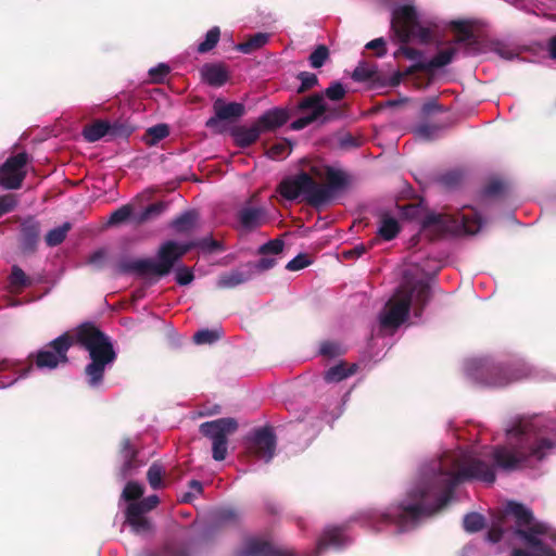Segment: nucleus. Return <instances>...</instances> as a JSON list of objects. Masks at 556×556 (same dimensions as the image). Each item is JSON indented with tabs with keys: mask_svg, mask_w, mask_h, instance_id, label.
<instances>
[{
	"mask_svg": "<svg viewBox=\"0 0 556 556\" xmlns=\"http://www.w3.org/2000/svg\"><path fill=\"white\" fill-rule=\"evenodd\" d=\"M253 278V269L251 265H242L239 268L223 273L216 282L219 289H232Z\"/></svg>",
	"mask_w": 556,
	"mask_h": 556,
	"instance_id": "obj_22",
	"label": "nucleus"
},
{
	"mask_svg": "<svg viewBox=\"0 0 556 556\" xmlns=\"http://www.w3.org/2000/svg\"><path fill=\"white\" fill-rule=\"evenodd\" d=\"M194 275L192 270L186 266L179 267L176 270V282L180 286H187L192 282Z\"/></svg>",
	"mask_w": 556,
	"mask_h": 556,
	"instance_id": "obj_64",
	"label": "nucleus"
},
{
	"mask_svg": "<svg viewBox=\"0 0 556 556\" xmlns=\"http://www.w3.org/2000/svg\"><path fill=\"white\" fill-rule=\"evenodd\" d=\"M457 49L454 47L439 51L430 61L425 62L427 72L431 73L435 68L448 65L453 61Z\"/></svg>",
	"mask_w": 556,
	"mask_h": 556,
	"instance_id": "obj_32",
	"label": "nucleus"
},
{
	"mask_svg": "<svg viewBox=\"0 0 556 556\" xmlns=\"http://www.w3.org/2000/svg\"><path fill=\"white\" fill-rule=\"evenodd\" d=\"M277 261L274 257H267L263 255L256 263L249 262L247 265H251L253 269V276L256 271H265L273 268L276 265Z\"/></svg>",
	"mask_w": 556,
	"mask_h": 556,
	"instance_id": "obj_60",
	"label": "nucleus"
},
{
	"mask_svg": "<svg viewBox=\"0 0 556 556\" xmlns=\"http://www.w3.org/2000/svg\"><path fill=\"white\" fill-rule=\"evenodd\" d=\"M376 76H377L376 67L369 66L365 63L358 64L352 73V78L355 81L372 80Z\"/></svg>",
	"mask_w": 556,
	"mask_h": 556,
	"instance_id": "obj_52",
	"label": "nucleus"
},
{
	"mask_svg": "<svg viewBox=\"0 0 556 556\" xmlns=\"http://www.w3.org/2000/svg\"><path fill=\"white\" fill-rule=\"evenodd\" d=\"M168 136L169 126L167 124H157L146 130L143 141L147 146L153 147Z\"/></svg>",
	"mask_w": 556,
	"mask_h": 556,
	"instance_id": "obj_33",
	"label": "nucleus"
},
{
	"mask_svg": "<svg viewBox=\"0 0 556 556\" xmlns=\"http://www.w3.org/2000/svg\"><path fill=\"white\" fill-rule=\"evenodd\" d=\"M462 179L463 175L457 170H451L437 177V181L447 189L456 188L462 182Z\"/></svg>",
	"mask_w": 556,
	"mask_h": 556,
	"instance_id": "obj_53",
	"label": "nucleus"
},
{
	"mask_svg": "<svg viewBox=\"0 0 556 556\" xmlns=\"http://www.w3.org/2000/svg\"><path fill=\"white\" fill-rule=\"evenodd\" d=\"M202 80L211 87H222L229 79V72L224 63H205L200 70Z\"/></svg>",
	"mask_w": 556,
	"mask_h": 556,
	"instance_id": "obj_23",
	"label": "nucleus"
},
{
	"mask_svg": "<svg viewBox=\"0 0 556 556\" xmlns=\"http://www.w3.org/2000/svg\"><path fill=\"white\" fill-rule=\"evenodd\" d=\"M400 230V224L394 217L383 215L377 233L383 240L391 241L399 235Z\"/></svg>",
	"mask_w": 556,
	"mask_h": 556,
	"instance_id": "obj_31",
	"label": "nucleus"
},
{
	"mask_svg": "<svg viewBox=\"0 0 556 556\" xmlns=\"http://www.w3.org/2000/svg\"><path fill=\"white\" fill-rule=\"evenodd\" d=\"M289 119V113L285 109H271L262 114L255 122L261 134L274 131L285 125Z\"/></svg>",
	"mask_w": 556,
	"mask_h": 556,
	"instance_id": "obj_24",
	"label": "nucleus"
},
{
	"mask_svg": "<svg viewBox=\"0 0 556 556\" xmlns=\"http://www.w3.org/2000/svg\"><path fill=\"white\" fill-rule=\"evenodd\" d=\"M222 332L217 329H201L193 334L195 344H212L220 339Z\"/></svg>",
	"mask_w": 556,
	"mask_h": 556,
	"instance_id": "obj_50",
	"label": "nucleus"
},
{
	"mask_svg": "<svg viewBox=\"0 0 556 556\" xmlns=\"http://www.w3.org/2000/svg\"><path fill=\"white\" fill-rule=\"evenodd\" d=\"M166 206V203L162 201L152 203L144 207L139 213H135V215L132 216V223L139 226L151 220H154L164 213Z\"/></svg>",
	"mask_w": 556,
	"mask_h": 556,
	"instance_id": "obj_27",
	"label": "nucleus"
},
{
	"mask_svg": "<svg viewBox=\"0 0 556 556\" xmlns=\"http://www.w3.org/2000/svg\"><path fill=\"white\" fill-rule=\"evenodd\" d=\"M239 556H295L293 551L278 548L271 543L258 539H248Z\"/></svg>",
	"mask_w": 556,
	"mask_h": 556,
	"instance_id": "obj_19",
	"label": "nucleus"
},
{
	"mask_svg": "<svg viewBox=\"0 0 556 556\" xmlns=\"http://www.w3.org/2000/svg\"><path fill=\"white\" fill-rule=\"evenodd\" d=\"M329 55L330 52L328 47L325 45H319L308 56L309 65L313 68H320L329 59Z\"/></svg>",
	"mask_w": 556,
	"mask_h": 556,
	"instance_id": "obj_47",
	"label": "nucleus"
},
{
	"mask_svg": "<svg viewBox=\"0 0 556 556\" xmlns=\"http://www.w3.org/2000/svg\"><path fill=\"white\" fill-rule=\"evenodd\" d=\"M285 247L283 240L276 238L274 240H269L258 248V254L267 255V254H279L282 252Z\"/></svg>",
	"mask_w": 556,
	"mask_h": 556,
	"instance_id": "obj_57",
	"label": "nucleus"
},
{
	"mask_svg": "<svg viewBox=\"0 0 556 556\" xmlns=\"http://www.w3.org/2000/svg\"><path fill=\"white\" fill-rule=\"evenodd\" d=\"M71 229H72V224L66 222L63 225L55 227V228L51 229L50 231H48V233L45 237V241H46L47 245L53 248V247L61 244L65 240L67 232Z\"/></svg>",
	"mask_w": 556,
	"mask_h": 556,
	"instance_id": "obj_36",
	"label": "nucleus"
},
{
	"mask_svg": "<svg viewBox=\"0 0 556 556\" xmlns=\"http://www.w3.org/2000/svg\"><path fill=\"white\" fill-rule=\"evenodd\" d=\"M277 438L270 427L255 429L245 438V452L248 456L269 463L275 456Z\"/></svg>",
	"mask_w": 556,
	"mask_h": 556,
	"instance_id": "obj_12",
	"label": "nucleus"
},
{
	"mask_svg": "<svg viewBox=\"0 0 556 556\" xmlns=\"http://www.w3.org/2000/svg\"><path fill=\"white\" fill-rule=\"evenodd\" d=\"M472 376L479 383L488 387H505L511 382L507 369L501 364L475 362Z\"/></svg>",
	"mask_w": 556,
	"mask_h": 556,
	"instance_id": "obj_15",
	"label": "nucleus"
},
{
	"mask_svg": "<svg viewBox=\"0 0 556 556\" xmlns=\"http://www.w3.org/2000/svg\"><path fill=\"white\" fill-rule=\"evenodd\" d=\"M296 78L301 81L296 89L299 94L307 92L319 84L317 75L311 72H300Z\"/></svg>",
	"mask_w": 556,
	"mask_h": 556,
	"instance_id": "obj_44",
	"label": "nucleus"
},
{
	"mask_svg": "<svg viewBox=\"0 0 556 556\" xmlns=\"http://www.w3.org/2000/svg\"><path fill=\"white\" fill-rule=\"evenodd\" d=\"M346 90L340 81H332L324 91V97L331 101H340L345 97Z\"/></svg>",
	"mask_w": 556,
	"mask_h": 556,
	"instance_id": "obj_56",
	"label": "nucleus"
},
{
	"mask_svg": "<svg viewBox=\"0 0 556 556\" xmlns=\"http://www.w3.org/2000/svg\"><path fill=\"white\" fill-rule=\"evenodd\" d=\"M345 350L337 341H323L319 345V354L327 358H334L343 355Z\"/></svg>",
	"mask_w": 556,
	"mask_h": 556,
	"instance_id": "obj_46",
	"label": "nucleus"
},
{
	"mask_svg": "<svg viewBox=\"0 0 556 556\" xmlns=\"http://www.w3.org/2000/svg\"><path fill=\"white\" fill-rule=\"evenodd\" d=\"M255 199L256 193L252 194L249 201L237 212V219L247 231L255 230L268 222V212L265 207L251 205Z\"/></svg>",
	"mask_w": 556,
	"mask_h": 556,
	"instance_id": "obj_16",
	"label": "nucleus"
},
{
	"mask_svg": "<svg viewBox=\"0 0 556 556\" xmlns=\"http://www.w3.org/2000/svg\"><path fill=\"white\" fill-rule=\"evenodd\" d=\"M505 513L514 518V526L507 529L492 526L486 533L489 542H503L511 549L510 556H556L555 531L538 521L530 508L510 501Z\"/></svg>",
	"mask_w": 556,
	"mask_h": 556,
	"instance_id": "obj_3",
	"label": "nucleus"
},
{
	"mask_svg": "<svg viewBox=\"0 0 556 556\" xmlns=\"http://www.w3.org/2000/svg\"><path fill=\"white\" fill-rule=\"evenodd\" d=\"M291 152V146L288 140L274 143L266 151V155L271 160H281L287 157Z\"/></svg>",
	"mask_w": 556,
	"mask_h": 556,
	"instance_id": "obj_48",
	"label": "nucleus"
},
{
	"mask_svg": "<svg viewBox=\"0 0 556 556\" xmlns=\"http://www.w3.org/2000/svg\"><path fill=\"white\" fill-rule=\"evenodd\" d=\"M485 519L479 513H469L464 517L463 526L467 532L475 533L484 528Z\"/></svg>",
	"mask_w": 556,
	"mask_h": 556,
	"instance_id": "obj_41",
	"label": "nucleus"
},
{
	"mask_svg": "<svg viewBox=\"0 0 556 556\" xmlns=\"http://www.w3.org/2000/svg\"><path fill=\"white\" fill-rule=\"evenodd\" d=\"M269 39V35L265 33H256L250 36L245 41L236 46V49L242 53L250 54L264 47Z\"/></svg>",
	"mask_w": 556,
	"mask_h": 556,
	"instance_id": "obj_29",
	"label": "nucleus"
},
{
	"mask_svg": "<svg viewBox=\"0 0 556 556\" xmlns=\"http://www.w3.org/2000/svg\"><path fill=\"white\" fill-rule=\"evenodd\" d=\"M10 286L16 290L22 291L25 288L31 286L30 278L25 274V271L17 265H13L11 268V274L9 276Z\"/></svg>",
	"mask_w": 556,
	"mask_h": 556,
	"instance_id": "obj_35",
	"label": "nucleus"
},
{
	"mask_svg": "<svg viewBox=\"0 0 556 556\" xmlns=\"http://www.w3.org/2000/svg\"><path fill=\"white\" fill-rule=\"evenodd\" d=\"M134 215H135L134 205L130 203L124 204L111 213L109 220H108V225L115 226V225L125 223L129 219L132 220Z\"/></svg>",
	"mask_w": 556,
	"mask_h": 556,
	"instance_id": "obj_37",
	"label": "nucleus"
},
{
	"mask_svg": "<svg viewBox=\"0 0 556 556\" xmlns=\"http://www.w3.org/2000/svg\"><path fill=\"white\" fill-rule=\"evenodd\" d=\"M441 129V125L424 122L414 128V134L420 139L432 140Z\"/></svg>",
	"mask_w": 556,
	"mask_h": 556,
	"instance_id": "obj_42",
	"label": "nucleus"
},
{
	"mask_svg": "<svg viewBox=\"0 0 556 556\" xmlns=\"http://www.w3.org/2000/svg\"><path fill=\"white\" fill-rule=\"evenodd\" d=\"M507 434L515 441L497 445L492 452L494 465L505 472L534 467L555 446L551 439L530 433L521 422L508 429Z\"/></svg>",
	"mask_w": 556,
	"mask_h": 556,
	"instance_id": "obj_4",
	"label": "nucleus"
},
{
	"mask_svg": "<svg viewBox=\"0 0 556 556\" xmlns=\"http://www.w3.org/2000/svg\"><path fill=\"white\" fill-rule=\"evenodd\" d=\"M165 469L159 463H153L147 472V480L153 490H160L164 488L163 477Z\"/></svg>",
	"mask_w": 556,
	"mask_h": 556,
	"instance_id": "obj_39",
	"label": "nucleus"
},
{
	"mask_svg": "<svg viewBox=\"0 0 556 556\" xmlns=\"http://www.w3.org/2000/svg\"><path fill=\"white\" fill-rule=\"evenodd\" d=\"M400 287H405L412 293V300H415V314L420 315L431 299V287L424 280H410L405 277Z\"/></svg>",
	"mask_w": 556,
	"mask_h": 556,
	"instance_id": "obj_20",
	"label": "nucleus"
},
{
	"mask_svg": "<svg viewBox=\"0 0 556 556\" xmlns=\"http://www.w3.org/2000/svg\"><path fill=\"white\" fill-rule=\"evenodd\" d=\"M311 261L306 254H299L286 265V269L296 271L307 267Z\"/></svg>",
	"mask_w": 556,
	"mask_h": 556,
	"instance_id": "obj_61",
	"label": "nucleus"
},
{
	"mask_svg": "<svg viewBox=\"0 0 556 556\" xmlns=\"http://www.w3.org/2000/svg\"><path fill=\"white\" fill-rule=\"evenodd\" d=\"M74 343L89 353L91 362L85 367L88 386L92 389L100 388L106 367L115 362L117 355L110 338L92 323L78 326L75 336L68 332L61 334L29 358H34L38 368L54 369L68 362L67 352Z\"/></svg>",
	"mask_w": 556,
	"mask_h": 556,
	"instance_id": "obj_2",
	"label": "nucleus"
},
{
	"mask_svg": "<svg viewBox=\"0 0 556 556\" xmlns=\"http://www.w3.org/2000/svg\"><path fill=\"white\" fill-rule=\"evenodd\" d=\"M159 503L160 498L157 495H150L138 502L130 503L128 506L130 507L132 515H140L154 509Z\"/></svg>",
	"mask_w": 556,
	"mask_h": 556,
	"instance_id": "obj_40",
	"label": "nucleus"
},
{
	"mask_svg": "<svg viewBox=\"0 0 556 556\" xmlns=\"http://www.w3.org/2000/svg\"><path fill=\"white\" fill-rule=\"evenodd\" d=\"M194 248H198L197 241L177 243L173 240H168L160 247L157 251V262L151 258L122 260L117 264V270L119 274L136 273L141 277L148 275L164 277L172 271L177 261Z\"/></svg>",
	"mask_w": 556,
	"mask_h": 556,
	"instance_id": "obj_5",
	"label": "nucleus"
},
{
	"mask_svg": "<svg viewBox=\"0 0 556 556\" xmlns=\"http://www.w3.org/2000/svg\"><path fill=\"white\" fill-rule=\"evenodd\" d=\"M40 238V223L34 217H27L21 224L18 245L24 254H31L37 250Z\"/></svg>",
	"mask_w": 556,
	"mask_h": 556,
	"instance_id": "obj_18",
	"label": "nucleus"
},
{
	"mask_svg": "<svg viewBox=\"0 0 556 556\" xmlns=\"http://www.w3.org/2000/svg\"><path fill=\"white\" fill-rule=\"evenodd\" d=\"M122 464L117 471V477L121 480H126L127 478L132 477L139 467L141 466L140 460H121Z\"/></svg>",
	"mask_w": 556,
	"mask_h": 556,
	"instance_id": "obj_55",
	"label": "nucleus"
},
{
	"mask_svg": "<svg viewBox=\"0 0 556 556\" xmlns=\"http://www.w3.org/2000/svg\"><path fill=\"white\" fill-rule=\"evenodd\" d=\"M110 122L103 119H97L91 124H87L83 128V137L87 142H96L109 135Z\"/></svg>",
	"mask_w": 556,
	"mask_h": 556,
	"instance_id": "obj_28",
	"label": "nucleus"
},
{
	"mask_svg": "<svg viewBox=\"0 0 556 556\" xmlns=\"http://www.w3.org/2000/svg\"><path fill=\"white\" fill-rule=\"evenodd\" d=\"M318 182L306 172L283 178L277 186V192L288 201L303 197V201L314 207L311 197L318 189Z\"/></svg>",
	"mask_w": 556,
	"mask_h": 556,
	"instance_id": "obj_9",
	"label": "nucleus"
},
{
	"mask_svg": "<svg viewBox=\"0 0 556 556\" xmlns=\"http://www.w3.org/2000/svg\"><path fill=\"white\" fill-rule=\"evenodd\" d=\"M198 214L194 211H187L176 217L170 226L177 231V232H188L191 230L197 222Z\"/></svg>",
	"mask_w": 556,
	"mask_h": 556,
	"instance_id": "obj_34",
	"label": "nucleus"
},
{
	"mask_svg": "<svg viewBox=\"0 0 556 556\" xmlns=\"http://www.w3.org/2000/svg\"><path fill=\"white\" fill-rule=\"evenodd\" d=\"M350 543L346 527L327 528L317 542V552L324 553L329 547L339 548Z\"/></svg>",
	"mask_w": 556,
	"mask_h": 556,
	"instance_id": "obj_21",
	"label": "nucleus"
},
{
	"mask_svg": "<svg viewBox=\"0 0 556 556\" xmlns=\"http://www.w3.org/2000/svg\"><path fill=\"white\" fill-rule=\"evenodd\" d=\"M421 225L425 231H431L435 237L446 232H456L460 228L465 232L473 235L480 230L482 218L476 211H471L469 214L458 213L456 216L429 213L422 219Z\"/></svg>",
	"mask_w": 556,
	"mask_h": 556,
	"instance_id": "obj_6",
	"label": "nucleus"
},
{
	"mask_svg": "<svg viewBox=\"0 0 556 556\" xmlns=\"http://www.w3.org/2000/svg\"><path fill=\"white\" fill-rule=\"evenodd\" d=\"M357 364L349 365L345 362H340L325 371L324 379L328 383L340 382L353 376L357 371Z\"/></svg>",
	"mask_w": 556,
	"mask_h": 556,
	"instance_id": "obj_25",
	"label": "nucleus"
},
{
	"mask_svg": "<svg viewBox=\"0 0 556 556\" xmlns=\"http://www.w3.org/2000/svg\"><path fill=\"white\" fill-rule=\"evenodd\" d=\"M391 27L403 43L408 42L414 35L425 43L431 40L430 29L418 25L417 12L410 5H402L394 11Z\"/></svg>",
	"mask_w": 556,
	"mask_h": 556,
	"instance_id": "obj_8",
	"label": "nucleus"
},
{
	"mask_svg": "<svg viewBox=\"0 0 556 556\" xmlns=\"http://www.w3.org/2000/svg\"><path fill=\"white\" fill-rule=\"evenodd\" d=\"M139 450L129 438H124L119 443L118 456L121 460H139Z\"/></svg>",
	"mask_w": 556,
	"mask_h": 556,
	"instance_id": "obj_43",
	"label": "nucleus"
},
{
	"mask_svg": "<svg viewBox=\"0 0 556 556\" xmlns=\"http://www.w3.org/2000/svg\"><path fill=\"white\" fill-rule=\"evenodd\" d=\"M188 485L191 491L184 494V496H182L184 503H191L198 495L202 494V492H203V485L198 480L189 481Z\"/></svg>",
	"mask_w": 556,
	"mask_h": 556,
	"instance_id": "obj_63",
	"label": "nucleus"
},
{
	"mask_svg": "<svg viewBox=\"0 0 556 556\" xmlns=\"http://www.w3.org/2000/svg\"><path fill=\"white\" fill-rule=\"evenodd\" d=\"M31 159L25 151L10 155L0 165V187L4 190L20 189L26 178L27 165Z\"/></svg>",
	"mask_w": 556,
	"mask_h": 556,
	"instance_id": "obj_10",
	"label": "nucleus"
},
{
	"mask_svg": "<svg viewBox=\"0 0 556 556\" xmlns=\"http://www.w3.org/2000/svg\"><path fill=\"white\" fill-rule=\"evenodd\" d=\"M17 198L15 194L8 193L0 197V217L12 212L17 206Z\"/></svg>",
	"mask_w": 556,
	"mask_h": 556,
	"instance_id": "obj_58",
	"label": "nucleus"
},
{
	"mask_svg": "<svg viewBox=\"0 0 556 556\" xmlns=\"http://www.w3.org/2000/svg\"><path fill=\"white\" fill-rule=\"evenodd\" d=\"M505 185L502 180L493 179L490 180L482 190L484 197H497L503 193Z\"/></svg>",
	"mask_w": 556,
	"mask_h": 556,
	"instance_id": "obj_59",
	"label": "nucleus"
},
{
	"mask_svg": "<svg viewBox=\"0 0 556 556\" xmlns=\"http://www.w3.org/2000/svg\"><path fill=\"white\" fill-rule=\"evenodd\" d=\"M261 131L254 123L251 127H238L232 131V136L238 147L248 148L260 138Z\"/></svg>",
	"mask_w": 556,
	"mask_h": 556,
	"instance_id": "obj_26",
	"label": "nucleus"
},
{
	"mask_svg": "<svg viewBox=\"0 0 556 556\" xmlns=\"http://www.w3.org/2000/svg\"><path fill=\"white\" fill-rule=\"evenodd\" d=\"M170 68L167 64L161 63L149 71V75L154 83H162L169 74Z\"/></svg>",
	"mask_w": 556,
	"mask_h": 556,
	"instance_id": "obj_62",
	"label": "nucleus"
},
{
	"mask_svg": "<svg viewBox=\"0 0 556 556\" xmlns=\"http://www.w3.org/2000/svg\"><path fill=\"white\" fill-rule=\"evenodd\" d=\"M430 481L409 493L412 504L390 505L384 511L368 510L365 519L375 531L395 526L397 532L417 526L424 517H431L451 501L455 488L466 480H479L489 484L495 482L494 466L479 458L445 453L431 468Z\"/></svg>",
	"mask_w": 556,
	"mask_h": 556,
	"instance_id": "obj_1",
	"label": "nucleus"
},
{
	"mask_svg": "<svg viewBox=\"0 0 556 556\" xmlns=\"http://www.w3.org/2000/svg\"><path fill=\"white\" fill-rule=\"evenodd\" d=\"M136 129V126L129 121H115L110 123L109 136L112 138H124L127 139Z\"/></svg>",
	"mask_w": 556,
	"mask_h": 556,
	"instance_id": "obj_38",
	"label": "nucleus"
},
{
	"mask_svg": "<svg viewBox=\"0 0 556 556\" xmlns=\"http://www.w3.org/2000/svg\"><path fill=\"white\" fill-rule=\"evenodd\" d=\"M326 178L327 184L323 185L318 182V189L311 197L314 204V208H320L328 204L333 194L338 190H342L349 185V176L341 169H334L331 166H326Z\"/></svg>",
	"mask_w": 556,
	"mask_h": 556,
	"instance_id": "obj_14",
	"label": "nucleus"
},
{
	"mask_svg": "<svg viewBox=\"0 0 556 556\" xmlns=\"http://www.w3.org/2000/svg\"><path fill=\"white\" fill-rule=\"evenodd\" d=\"M125 515L127 523L131 527L135 533L146 534L152 531V525L149 519L144 517V514L132 515L130 507L127 506Z\"/></svg>",
	"mask_w": 556,
	"mask_h": 556,
	"instance_id": "obj_30",
	"label": "nucleus"
},
{
	"mask_svg": "<svg viewBox=\"0 0 556 556\" xmlns=\"http://www.w3.org/2000/svg\"><path fill=\"white\" fill-rule=\"evenodd\" d=\"M296 110L299 112L308 111V114L293 121L290 125V128L292 130L304 129L305 127L320 119L321 117L324 122L328 121V117L325 116L328 106L324 100L323 93L316 92L311 96L302 98L296 104Z\"/></svg>",
	"mask_w": 556,
	"mask_h": 556,
	"instance_id": "obj_13",
	"label": "nucleus"
},
{
	"mask_svg": "<svg viewBox=\"0 0 556 556\" xmlns=\"http://www.w3.org/2000/svg\"><path fill=\"white\" fill-rule=\"evenodd\" d=\"M213 110L215 115L206 121L205 126L217 131L222 130L219 128V123L222 121H232L240 118L245 112V108L242 103H225L222 99H217L214 102Z\"/></svg>",
	"mask_w": 556,
	"mask_h": 556,
	"instance_id": "obj_17",
	"label": "nucleus"
},
{
	"mask_svg": "<svg viewBox=\"0 0 556 556\" xmlns=\"http://www.w3.org/2000/svg\"><path fill=\"white\" fill-rule=\"evenodd\" d=\"M446 109L439 103L437 98L428 99L420 108V116L427 118L437 113H443Z\"/></svg>",
	"mask_w": 556,
	"mask_h": 556,
	"instance_id": "obj_54",
	"label": "nucleus"
},
{
	"mask_svg": "<svg viewBox=\"0 0 556 556\" xmlns=\"http://www.w3.org/2000/svg\"><path fill=\"white\" fill-rule=\"evenodd\" d=\"M238 430V422L232 417H224L200 425V432L212 441V456L222 462L227 456L229 434Z\"/></svg>",
	"mask_w": 556,
	"mask_h": 556,
	"instance_id": "obj_7",
	"label": "nucleus"
},
{
	"mask_svg": "<svg viewBox=\"0 0 556 556\" xmlns=\"http://www.w3.org/2000/svg\"><path fill=\"white\" fill-rule=\"evenodd\" d=\"M452 27L457 33L453 40L454 43L464 45L471 39L473 30L465 22L455 21L452 23Z\"/></svg>",
	"mask_w": 556,
	"mask_h": 556,
	"instance_id": "obj_51",
	"label": "nucleus"
},
{
	"mask_svg": "<svg viewBox=\"0 0 556 556\" xmlns=\"http://www.w3.org/2000/svg\"><path fill=\"white\" fill-rule=\"evenodd\" d=\"M220 37V30L219 27L214 26L212 27L205 35L204 41L199 43L198 46V52L199 53H206L211 51L213 48L216 47L218 40Z\"/></svg>",
	"mask_w": 556,
	"mask_h": 556,
	"instance_id": "obj_45",
	"label": "nucleus"
},
{
	"mask_svg": "<svg viewBox=\"0 0 556 556\" xmlns=\"http://www.w3.org/2000/svg\"><path fill=\"white\" fill-rule=\"evenodd\" d=\"M143 492L144 489L141 484L136 481H129L122 492V498L131 503L138 502V500L143 495Z\"/></svg>",
	"mask_w": 556,
	"mask_h": 556,
	"instance_id": "obj_49",
	"label": "nucleus"
},
{
	"mask_svg": "<svg viewBox=\"0 0 556 556\" xmlns=\"http://www.w3.org/2000/svg\"><path fill=\"white\" fill-rule=\"evenodd\" d=\"M410 293L412 292L405 287H399L396 289L380 316V325L383 328H397L406 320L412 306Z\"/></svg>",
	"mask_w": 556,
	"mask_h": 556,
	"instance_id": "obj_11",
	"label": "nucleus"
}]
</instances>
